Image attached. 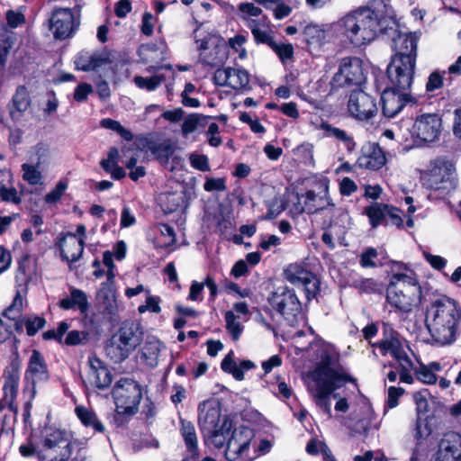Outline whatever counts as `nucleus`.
Returning <instances> with one entry per match:
<instances>
[{
	"mask_svg": "<svg viewBox=\"0 0 461 461\" xmlns=\"http://www.w3.org/2000/svg\"><path fill=\"white\" fill-rule=\"evenodd\" d=\"M461 309L456 302L441 297L431 303L426 312L425 324L433 343L453 344L460 332Z\"/></svg>",
	"mask_w": 461,
	"mask_h": 461,
	"instance_id": "nucleus-1",
	"label": "nucleus"
},
{
	"mask_svg": "<svg viewBox=\"0 0 461 461\" xmlns=\"http://www.w3.org/2000/svg\"><path fill=\"white\" fill-rule=\"evenodd\" d=\"M348 382L355 383L356 380L342 369L333 368L330 356L322 357L319 366L307 375L308 390L316 405L328 417H331L330 397L338 396L333 392Z\"/></svg>",
	"mask_w": 461,
	"mask_h": 461,
	"instance_id": "nucleus-2",
	"label": "nucleus"
},
{
	"mask_svg": "<svg viewBox=\"0 0 461 461\" xmlns=\"http://www.w3.org/2000/svg\"><path fill=\"white\" fill-rule=\"evenodd\" d=\"M198 424L203 437L217 448L224 447L232 429V420L221 415L220 404L212 400L198 406Z\"/></svg>",
	"mask_w": 461,
	"mask_h": 461,
	"instance_id": "nucleus-3",
	"label": "nucleus"
},
{
	"mask_svg": "<svg viewBox=\"0 0 461 461\" xmlns=\"http://www.w3.org/2000/svg\"><path fill=\"white\" fill-rule=\"evenodd\" d=\"M372 15L370 8L360 7L341 18L339 25L351 43L360 46L372 41L377 35L379 22Z\"/></svg>",
	"mask_w": 461,
	"mask_h": 461,
	"instance_id": "nucleus-4",
	"label": "nucleus"
},
{
	"mask_svg": "<svg viewBox=\"0 0 461 461\" xmlns=\"http://www.w3.org/2000/svg\"><path fill=\"white\" fill-rule=\"evenodd\" d=\"M112 394L115 404L113 420L116 427H121L138 412L142 398L141 387L132 379L122 378L113 386Z\"/></svg>",
	"mask_w": 461,
	"mask_h": 461,
	"instance_id": "nucleus-5",
	"label": "nucleus"
},
{
	"mask_svg": "<svg viewBox=\"0 0 461 461\" xmlns=\"http://www.w3.org/2000/svg\"><path fill=\"white\" fill-rule=\"evenodd\" d=\"M143 340L141 325L134 321H123L111 337L106 347V356L114 363H122L140 345Z\"/></svg>",
	"mask_w": 461,
	"mask_h": 461,
	"instance_id": "nucleus-6",
	"label": "nucleus"
},
{
	"mask_svg": "<svg viewBox=\"0 0 461 461\" xmlns=\"http://www.w3.org/2000/svg\"><path fill=\"white\" fill-rule=\"evenodd\" d=\"M78 445L70 431L45 427L41 441V461H68Z\"/></svg>",
	"mask_w": 461,
	"mask_h": 461,
	"instance_id": "nucleus-7",
	"label": "nucleus"
},
{
	"mask_svg": "<svg viewBox=\"0 0 461 461\" xmlns=\"http://www.w3.org/2000/svg\"><path fill=\"white\" fill-rule=\"evenodd\" d=\"M420 286L413 274L393 275L386 290V300L395 309L408 312L420 300Z\"/></svg>",
	"mask_w": 461,
	"mask_h": 461,
	"instance_id": "nucleus-8",
	"label": "nucleus"
},
{
	"mask_svg": "<svg viewBox=\"0 0 461 461\" xmlns=\"http://www.w3.org/2000/svg\"><path fill=\"white\" fill-rule=\"evenodd\" d=\"M421 180L427 188L446 194L457 183L456 163L446 157L437 158L422 173Z\"/></svg>",
	"mask_w": 461,
	"mask_h": 461,
	"instance_id": "nucleus-9",
	"label": "nucleus"
},
{
	"mask_svg": "<svg viewBox=\"0 0 461 461\" xmlns=\"http://www.w3.org/2000/svg\"><path fill=\"white\" fill-rule=\"evenodd\" d=\"M254 431L246 426L231 429L226 438L225 457L228 461H253L258 455L253 443Z\"/></svg>",
	"mask_w": 461,
	"mask_h": 461,
	"instance_id": "nucleus-10",
	"label": "nucleus"
},
{
	"mask_svg": "<svg viewBox=\"0 0 461 461\" xmlns=\"http://www.w3.org/2000/svg\"><path fill=\"white\" fill-rule=\"evenodd\" d=\"M444 131L442 116L438 113L416 115L411 135L418 146H429L439 141Z\"/></svg>",
	"mask_w": 461,
	"mask_h": 461,
	"instance_id": "nucleus-11",
	"label": "nucleus"
},
{
	"mask_svg": "<svg viewBox=\"0 0 461 461\" xmlns=\"http://www.w3.org/2000/svg\"><path fill=\"white\" fill-rule=\"evenodd\" d=\"M367 70L357 57H345L339 60L337 73L331 79L333 87L359 86L366 80Z\"/></svg>",
	"mask_w": 461,
	"mask_h": 461,
	"instance_id": "nucleus-12",
	"label": "nucleus"
},
{
	"mask_svg": "<svg viewBox=\"0 0 461 461\" xmlns=\"http://www.w3.org/2000/svg\"><path fill=\"white\" fill-rule=\"evenodd\" d=\"M416 59L413 57H392L387 67L390 87L410 92L415 74Z\"/></svg>",
	"mask_w": 461,
	"mask_h": 461,
	"instance_id": "nucleus-13",
	"label": "nucleus"
},
{
	"mask_svg": "<svg viewBox=\"0 0 461 461\" xmlns=\"http://www.w3.org/2000/svg\"><path fill=\"white\" fill-rule=\"evenodd\" d=\"M269 303L287 321L294 324L302 312V303L293 289L277 288L270 296Z\"/></svg>",
	"mask_w": 461,
	"mask_h": 461,
	"instance_id": "nucleus-14",
	"label": "nucleus"
},
{
	"mask_svg": "<svg viewBox=\"0 0 461 461\" xmlns=\"http://www.w3.org/2000/svg\"><path fill=\"white\" fill-rule=\"evenodd\" d=\"M347 109L349 116L359 122H367L378 113L375 99L362 90L351 92Z\"/></svg>",
	"mask_w": 461,
	"mask_h": 461,
	"instance_id": "nucleus-15",
	"label": "nucleus"
},
{
	"mask_svg": "<svg viewBox=\"0 0 461 461\" xmlns=\"http://www.w3.org/2000/svg\"><path fill=\"white\" fill-rule=\"evenodd\" d=\"M198 43L199 59L202 63L216 67L227 59V47L222 38L217 35H208Z\"/></svg>",
	"mask_w": 461,
	"mask_h": 461,
	"instance_id": "nucleus-16",
	"label": "nucleus"
},
{
	"mask_svg": "<svg viewBox=\"0 0 461 461\" xmlns=\"http://www.w3.org/2000/svg\"><path fill=\"white\" fill-rule=\"evenodd\" d=\"M285 277L296 287H302L305 293L307 300L316 296L320 281L311 271L305 269L300 265H289L284 271Z\"/></svg>",
	"mask_w": 461,
	"mask_h": 461,
	"instance_id": "nucleus-17",
	"label": "nucleus"
},
{
	"mask_svg": "<svg viewBox=\"0 0 461 461\" xmlns=\"http://www.w3.org/2000/svg\"><path fill=\"white\" fill-rule=\"evenodd\" d=\"M50 23L55 39L59 40L70 37L79 25V20L70 8L53 10Z\"/></svg>",
	"mask_w": 461,
	"mask_h": 461,
	"instance_id": "nucleus-18",
	"label": "nucleus"
},
{
	"mask_svg": "<svg viewBox=\"0 0 461 461\" xmlns=\"http://www.w3.org/2000/svg\"><path fill=\"white\" fill-rule=\"evenodd\" d=\"M382 111L385 117L392 118L397 115L403 107L414 102L410 92L388 87L381 95Z\"/></svg>",
	"mask_w": 461,
	"mask_h": 461,
	"instance_id": "nucleus-19",
	"label": "nucleus"
},
{
	"mask_svg": "<svg viewBox=\"0 0 461 461\" xmlns=\"http://www.w3.org/2000/svg\"><path fill=\"white\" fill-rule=\"evenodd\" d=\"M215 84L221 86H230L235 90L245 88L249 83V75L241 68H218L214 73Z\"/></svg>",
	"mask_w": 461,
	"mask_h": 461,
	"instance_id": "nucleus-20",
	"label": "nucleus"
},
{
	"mask_svg": "<svg viewBox=\"0 0 461 461\" xmlns=\"http://www.w3.org/2000/svg\"><path fill=\"white\" fill-rule=\"evenodd\" d=\"M430 461H461V435L456 432L445 434Z\"/></svg>",
	"mask_w": 461,
	"mask_h": 461,
	"instance_id": "nucleus-21",
	"label": "nucleus"
},
{
	"mask_svg": "<svg viewBox=\"0 0 461 461\" xmlns=\"http://www.w3.org/2000/svg\"><path fill=\"white\" fill-rule=\"evenodd\" d=\"M395 27L392 31V48L395 51L393 57H413L417 59L418 36L412 32H402Z\"/></svg>",
	"mask_w": 461,
	"mask_h": 461,
	"instance_id": "nucleus-22",
	"label": "nucleus"
},
{
	"mask_svg": "<svg viewBox=\"0 0 461 461\" xmlns=\"http://www.w3.org/2000/svg\"><path fill=\"white\" fill-rule=\"evenodd\" d=\"M308 213H314L329 206H334L329 195V182L327 179L319 181L313 189L304 194Z\"/></svg>",
	"mask_w": 461,
	"mask_h": 461,
	"instance_id": "nucleus-23",
	"label": "nucleus"
},
{
	"mask_svg": "<svg viewBox=\"0 0 461 461\" xmlns=\"http://www.w3.org/2000/svg\"><path fill=\"white\" fill-rule=\"evenodd\" d=\"M87 382L95 388H107L113 381V376L107 366L95 356L87 360Z\"/></svg>",
	"mask_w": 461,
	"mask_h": 461,
	"instance_id": "nucleus-24",
	"label": "nucleus"
},
{
	"mask_svg": "<svg viewBox=\"0 0 461 461\" xmlns=\"http://www.w3.org/2000/svg\"><path fill=\"white\" fill-rule=\"evenodd\" d=\"M370 8L373 12V17L379 22L378 32L387 33L391 30L398 27L395 20V14L393 7L384 0H375L371 4Z\"/></svg>",
	"mask_w": 461,
	"mask_h": 461,
	"instance_id": "nucleus-25",
	"label": "nucleus"
},
{
	"mask_svg": "<svg viewBox=\"0 0 461 461\" xmlns=\"http://www.w3.org/2000/svg\"><path fill=\"white\" fill-rule=\"evenodd\" d=\"M349 226L350 217L348 212L343 208L335 209L331 217L330 230L322 234L321 240L330 249H333L335 248L333 235L335 234L339 238L343 236Z\"/></svg>",
	"mask_w": 461,
	"mask_h": 461,
	"instance_id": "nucleus-26",
	"label": "nucleus"
},
{
	"mask_svg": "<svg viewBox=\"0 0 461 461\" xmlns=\"http://www.w3.org/2000/svg\"><path fill=\"white\" fill-rule=\"evenodd\" d=\"M58 246L62 259L68 263L77 261L84 251L83 239H78L77 234L67 233L59 239Z\"/></svg>",
	"mask_w": 461,
	"mask_h": 461,
	"instance_id": "nucleus-27",
	"label": "nucleus"
},
{
	"mask_svg": "<svg viewBox=\"0 0 461 461\" xmlns=\"http://www.w3.org/2000/svg\"><path fill=\"white\" fill-rule=\"evenodd\" d=\"M49 379L47 365L41 354L38 350H32L25 372V380L32 383V387L40 382Z\"/></svg>",
	"mask_w": 461,
	"mask_h": 461,
	"instance_id": "nucleus-28",
	"label": "nucleus"
},
{
	"mask_svg": "<svg viewBox=\"0 0 461 461\" xmlns=\"http://www.w3.org/2000/svg\"><path fill=\"white\" fill-rule=\"evenodd\" d=\"M384 338L378 343L382 355L390 354L394 359L405 352L398 332L386 323H384Z\"/></svg>",
	"mask_w": 461,
	"mask_h": 461,
	"instance_id": "nucleus-29",
	"label": "nucleus"
},
{
	"mask_svg": "<svg viewBox=\"0 0 461 461\" xmlns=\"http://www.w3.org/2000/svg\"><path fill=\"white\" fill-rule=\"evenodd\" d=\"M30 106L31 98L27 88L23 86H18L11 104L8 105L11 118L19 121Z\"/></svg>",
	"mask_w": 461,
	"mask_h": 461,
	"instance_id": "nucleus-30",
	"label": "nucleus"
},
{
	"mask_svg": "<svg viewBox=\"0 0 461 461\" xmlns=\"http://www.w3.org/2000/svg\"><path fill=\"white\" fill-rule=\"evenodd\" d=\"M20 382V367L16 363H12L5 372V384L3 386V401H15Z\"/></svg>",
	"mask_w": 461,
	"mask_h": 461,
	"instance_id": "nucleus-31",
	"label": "nucleus"
},
{
	"mask_svg": "<svg viewBox=\"0 0 461 461\" xmlns=\"http://www.w3.org/2000/svg\"><path fill=\"white\" fill-rule=\"evenodd\" d=\"M159 203L165 213H172L186 206L185 192L182 186L159 195Z\"/></svg>",
	"mask_w": 461,
	"mask_h": 461,
	"instance_id": "nucleus-32",
	"label": "nucleus"
},
{
	"mask_svg": "<svg viewBox=\"0 0 461 461\" xmlns=\"http://www.w3.org/2000/svg\"><path fill=\"white\" fill-rule=\"evenodd\" d=\"M113 283L108 280L102 283L96 294L100 307L109 314H114L118 309Z\"/></svg>",
	"mask_w": 461,
	"mask_h": 461,
	"instance_id": "nucleus-33",
	"label": "nucleus"
},
{
	"mask_svg": "<svg viewBox=\"0 0 461 461\" xmlns=\"http://www.w3.org/2000/svg\"><path fill=\"white\" fill-rule=\"evenodd\" d=\"M357 164L360 167L376 170L385 164V157L378 146L372 145L363 150Z\"/></svg>",
	"mask_w": 461,
	"mask_h": 461,
	"instance_id": "nucleus-34",
	"label": "nucleus"
},
{
	"mask_svg": "<svg viewBox=\"0 0 461 461\" xmlns=\"http://www.w3.org/2000/svg\"><path fill=\"white\" fill-rule=\"evenodd\" d=\"M59 305L63 310L77 309L82 314L86 313L89 310L86 294L75 287L70 288L69 296L60 300Z\"/></svg>",
	"mask_w": 461,
	"mask_h": 461,
	"instance_id": "nucleus-35",
	"label": "nucleus"
},
{
	"mask_svg": "<svg viewBox=\"0 0 461 461\" xmlns=\"http://www.w3.org/2000/svg\"><path fill=\"white\" fill-rule=\"evenodd\" d=\"M321 129L324 131L326 137L334 138L341 142L348 152H352L355 149L356 142L354 138L345 130L335 127L328 122H322Z\"/></svg>",
	"mask_w": 461,
	"mask_h": 461,
	"instance_id": "nucleus-36",
	"label": "nucleus"
},
{
	"mask_svg": "<svg viewBox=\"0 0 461 461\" xmlns=\"http://www.w3.org/2000/svg\"><path fill=\"white\" fill-rule=\"evenodd\" d=\"M107 58L100 54H90L86 51H81L76 58L75 64L77 69L82 71H91L102 67L107 63Z\"/></svg>",
	"mask_w": 461,
	"mask_h": 461,
	"instance_id": "nucleus-37",
	"label": "nucleus"
},
{
	"mask_svg": "<svg viewBox=\"0 0 461 461\" xmlns=\"http://www.w3.org/2000/svg\"><path fill=\"white\" fill-rule=\"evenodd\" d=\"M163 345L153 336H148L141 348V357L150 366L158 365V357Z\"/></svg>",
	"mask_w": 461,
	"mask_h": 461,
	"instance_id": "nucleus-38",
	"label": "nucleus"
},
{
	"mask_svg": "<svg viewBox=\"0 0 461 461\" xmlns=\"http://www.w3.org/2000/svg\"><path fill=\"white\" fill-rule=\"evenodd\" d=\"M75 412L84 426L92 428L95 432H104L105 428L104 424L100 421L93 410L85 406H77Z\"/></svg>",
	"mask_w": 461,
	"mask_h": 461,
	"instance_id": "nucleus-39",
	"label": "nucleus"
},
{
	"mask_svg": "<svg viewBox=\"0 0 461 461\" xmlns=\"http://www.w3.org/2000/svg\"><path fill=\"white\" fill-rule=\"evenodd\" d=\"M46 321L40 316H25L16 321L14 326L18 333H22L26 329L29 336H34L40 330L45 326Z\"/></svg>",
	"mask_w": 461,
	"mask_h": 461,
	"instance_id": "nucleus-40",
	"label": "nucleus"
},
{
	"mask_svg": "<svg viewBox=\"0 0 461 461\" xmlns=\"http://www.w3.org/2000/svg\"><path fill=\"white\" fill-rule=\"evenodd\" d=\"M180 432L188 451L192 454V456H197L198 441L194 425L191 421L181 419Z\"/></svg>",
	"mask_w": 461,
	"mask_h": 461,
	"instance_id": "nucleus-41",
	"label": "nucleus"
},
{
	"mask_svg": "<svg viewBox=\"0 0 461 461\" xmlns=\"http://www.w3.org/2000/svg\"><path fill=\"white\" fill-rule=\"evenodd\" d=\"M365 213L369 219L373 228L384 224L386 213H388V205L381 203H374L365 208Z\"/></svg>",
	"mask_w": 461,
	"mask_h": 461,
	"instance_id": "nucleus-42",
	"label": "nucleus"
},
{
	"mask_svg": "<svg viewBox=\"0 0 461 461\" xmlns=\"http://www.w3.org/2000/svg\"><path fill=\"white\" fill-rule=\"evenodd\" d=\"M302 34L307 44L314 47H321L326 38L325 31L316 24L305 26Z\"/></svg>",
	"mask_w": 461,
	"mask_h": 461,
	"instance_id": "nucleus-43",
	"label": "nucleus"
},
{
	"mask_svg": "<svg viewBox=\"0 0 461 461\" xmlns=\"http://www.w3.org/2000/svg\"><path fill=\"white\" fill-rule=\"evenodd\" d=\"M23 179L29 185H36L42 182V173L41 166L32 162L23 163L22 165Z\"/></svg>",
	"mask_w": 461,
	"mask_h": 461,
	"instance_id": "nucleus-44",
	"label": "nucleus"
},
{
	"mask_svg": "<svg viewBox=\"0 0 461 461\" xmlns=\"http://www.w3.org/2000/svg\"><path fill=\"white\" fill-rule=\"evenodd\" d=\"M249 26L257 42L267 44L269 47H271V43L275 42L270 31L267 26L260 24L254 20L251 22Z\"/></svg>",
	"mask_w": 461,
	"mask_h": 461,
	"instance_id": "nucleus-45",
	"label": "nucleus"
},
{
	"mask_svg": "<svg viewBox=\"0 0 461 461\" xmlns=\"http://www.w3.org/2000/svg\"><path fill=\"white\" fill-rule=\"evenodd\" d=\"M165 80H166V77L162 74H157V75L149 77H143L140 76H136L133 79L135 85L139 88L145 89L147 91L155 90Z\"/></svg>",
	"mask_w": 461,
	"mask_h": 461,
	"instance_id": "nucleus-46",
	"label": "nucleus"
},
{
	"mask_svg": "<svg viewBox=\"0 0 461 461\" xmlns=\"http://www.w3.org/2000/svg\"><path fill=\"white\" fill-rule=\"evenodd\" d=\"M239 318L232 311H228L225 313L226 330L233 340H238L243 331V326Z\"/></svg>",
	"mask_w": 461,
	"mask_h": 461,
	"instance_id": "nucleus-47",
	"label": "nucleus"
},
{
	"mask_svg": "<svg viewBox=\"0 0 461 461\" xmlns=\"http://www.w3.org/2000/svg\"><path fill=\"white\" fill-rule=\"evenodd\" d=\"M100 125L103 128L116 131L121 137L126 140H131L133 136L130 131L125 129L118 121L105 118L100 122Z\"/></svg>",
	"mask_w": 461,
	"mask_h": 461,
	"instance_id": "nucleus-48",
	"label": "nucleus"
},
{
	"mask_svg": "<svg viewBox=\"0 0 461 461\" xmlns=\"http://www.w3.org/2000/svg\"><path fill=\"white\" fill-rule=\"evenodd\" d=\"M205 117L199 114H191L185 118L182 124V133L186 136L204 124Z\"/></svg>",
	"mask_w": 461,
	"mask_h": 461,
	"instance_id": "nucleus-49",
	"label": "nucleus"
},
{
	"mask_svg": "<svg viewBox=\"0 0 461 461\" xmlns=\"http://www.w3.org/2000/svg\"><path fill=\"white\" fill-rule=\"evenodd\" d=\"M23 298L17 293L12 304L5 309L4 315L15 322L20 320L19 316L23 309Z\"/></svg>",
	"mask_w": 461,
	"mask_h": 461,
	"instance_id": "nucleus-50",
	"label": "nucleus"
},
{
	"mask_svg": "<svg viewBox=\"0 0 461 461\" xmlns=\"http://www.w3.org/2000/svg\"><path fill=\"white\" fill-rule=\"evenodd\" d=\"M146 292L148 293L146 302L144 304H141L138 307V312L140 313H144L146 312H149L152 313H159L161 312L160 297L149 294V292L148 290Z\"/></svg>",
	"mask_w": 461,
	"mask_h": 461,
	"instance_id": "nucleus-51",
	"label": "nucleus"
},
{
	"mask_svg": "<svg viewBox=\"0 0 461 461\" xmlns=\"http://www.w3.org/2000/svg\"><path fill=\"white\" fill-rule=\"evenodd\" d=\"M50 157V149L46 144L39 143L33 148V152L30 157V161L41 166L46 163Z\"/></svg>",
	"mask_w": 461,
	"mask_h": 461,
	"instance_id": "nucleus-52",
	"label": "nucleus"
},
{
	"mask_svg": "<svg viewBox=\"0 0 461 461\" xmlns=\"http://www.w3.org/2000/svg\"><path fill=\"white\" fill-rule=\"evenodd\" d=\"M445 73V71L440 72L436 70L429 74L425 86L427 93H433L443 87Z\"/></svg>",
	"mask_w": 461,
	"mask_h": 461,
	"instance_id": "nucleus-53",
	"label": "nucleus"
},
{
	"mask_svg": "<svg viewBox=\"0 0 461 461\" xmlns=\"http://www.w3.org/2000/svg\"><path fill=\"white\" fill-rule=\"evenodd\" d=\"M279 57L282 62L289 60L294 56V47L291 43H271L270 47Z\"/></svg>",
	"mask_w": 461,
	"mask_h": 461,
	"instance_id": "nucleus-54",
	"label": "nucleus"
},
{
	"mask_svg": "<svg viewBox=\"0 0 461 461\" xmlns=\"http://www.w3.org/2000/svg\"><path fill=\"white\" fill-rule=\"evenodd\" d=\"M415 375L420 382L424 384H435L437 381L436 375L432 373L431 368L427 366L420 365L415 367Z\"/></svg>",
	"mask_w": 461,
	"mask_h": 461,
	"instance_id": "nucleus-55",
	"label": "nucleus"
},
{
	"mask_svg": "<svg viewBox=\"0 0 461 461\" xmlns=\"http://www.w3.org/2000/svg\"><path fill=\"white\" fill-rule=\"evenodd\" d=\"M41 443L35 445L31 439L19 447V453L24 457L35 456L38 461H41Z\"/></svg>",
	"mask_w": 461,
	"mask_h": 461,
	"instance_id": "nucleus-56",
	"label": "nucleus"
},
{
	"mask_svg": "<svg viewBox=\"0 0 461 461\" xmlns=\"http://www.w3.org/2000/svg\"><path fill=\"white\" fill-rule=\"evenodd\" d=\"M292 204L289 205V210L292 214L299 215L303 212H308L307 203H305V197L303 194H296L291 201Z\"/></svg>",
	"mask_w": 461,
	"mask_h": 461,
	"instance_id": "nucleus-57",
	"label": "nucleus"
},
{
	"mask_svg": "<svg viewBox=\"0 0 461 461\" xmlns=\"http://www.w3.org/2000/svg\"><path fill=\"white\" fill-rule=\"evenodd\" d=\"M155 230L158 231L164 238V245L169 246L176 242V234L174 229L166 223H158L155 226Z\"/></svg>",
	"mask_w": 461,
	"mask_h": 461,
	"instance_id": "nucleus-58",
	"label": "nucleus"
},
{
	"mask_svg": "<svg viewBox=\"0 0 461 461\" xmlns=\"http://www.w3.org/2000/svg\"><path fill=\"white\" fill-rule=\"evenodd\" d=\"M67 188H68V185L65 182L59 181L56 185L55 188L46 194V196H45L46 203H57L61 198V196L63 195V194L65 193Z\"/></svg>",
	"mask_w": 461,
	"mask_h": 461,
	"instance_id": "nucleus-59",
	"label": "nucleus"
},
{
	"mask_svg": "<svg viewBox=\"0 0 461 461\" xmlns=\"http://www.w3.org/2000/svg\"><path fill=\"white\" fill-rule=\"evenodd\" d=\"M191 166L200 171L206 172L210 170L208 158L205 155L192 154L189 158Z\"/></svg>",
	"mask_w": 461,
	"mask_h": 461,
	"instance_id": "nucleus-60",
	"label": "nucleus"
},
{
	"mask_svg": "<svg viewBox=\"0 0 461 461\" xmlns=\"http://www.w3.org/2000/svg\"><path fill=\"white\" fill-rule=\"evenodd\" d=\"M86 338V332L74 330L68 333L63 343L68 346H77L83 343Z\"/></svg>",
	"mask_w": 461,
	"mask_h": 461,
	"instance_id": "nucleus-61",
	"label": "nucleus"
},
{
	"mask_svg": "<svg viewBox=\"0 0 461 461\" xmlns=\"http://www.w3.org/2000/svg\"><path fill=\"white\" fill-rule=\"evenodd\" d=\"M103 263L108 268L106 272V278L109 282H114V268L115 265L113 263V254L106 250L103 254Z\"/></svg>",
	"mask_w": 461,
	"mask_h": 461,
	"instance_id": "nucleus-62",
	"label": "nucleus"
},
{
	"mask_svg": "<svg viewBox=\"0 0 461 461\" xmlns=\"http://www.w3.org/2000/svg\"><path fill=\"white\" fill-rule=\"evenodd\" d=\"M400 210L397 208L388 205V213H386V219L384 225H394L397 227L402 226L403 221L400 214Z\"/></svg>",
	"mask_w": 461,
	"mask_h": 461,
	"instance_id": "nucleus-63",
	"label": "nucleus"
},
{
	"mask_svg": "<svg viewBox=\"0 0 461 461\" xmlns=\"http://www.w3.org/2000/svg\"><path fill=\"white\" fill-rule=\"evenodd\" d=\"M377 257L376 249L373 248L367 249L361 254L360 264L363 267H375V263L374 259Z\"/></svg>",
	"mask_w": 461,
	"mask_h": 461,
	"instance_id": "nucleus-64",
	"label": "nucleus"
}]
</instances>
